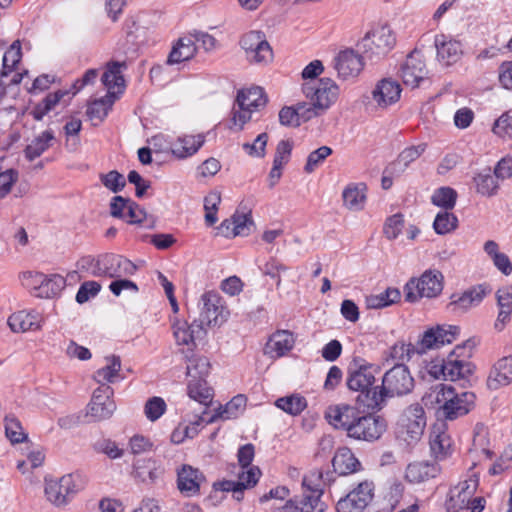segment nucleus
<instances>
[{
  "label": "nucleus",
  "mask_w": 512,
  "mask_h": 512,
  "mask_svg": "<svg viewBox=\"0 0 512 512\" xmlns=\"http://www.w3.org/2000/svg\"><path fill=\"white\" fill-rule=\"evenodd\" d=\"M8 326L15 333L27 331H37L42 328L44 323L43 316L36 311H18L8 318Z\"/></svg>",
  "instance_id": "obj_23"
},
{
  "label": "nucleus",
  "mask_w": 512,
  "mask_h": 512,
  "mask_svg": "<svg viewBox=\"0 0 512 512\" xmlns=\"http://www.w3.org/2000/svg\"><path fill=\"white\" fill-rule=\"evenodd\" d=\"M335 69L343 79L357 76L363 69L362 57L353 50H345L335 58Z\"/></svg>",
  "instance_id": "obj_26"
},
{
  "label": "nucleus",
  "mask_w": 512,
  "mask_h": 512,
  "mask_svg": "<svg viewBox=\"0 0 512 512\" xmlns=\"http://www.w3.org/2000/svg\"><path fill=\"white\" fill-rule=\"evenodd\" d=\"M98 271L96 277L120 278L123 276L133 275L137 267L129 259L112 254H102L98 256Z\"/></svg>",
  "instance_id": "obj_15"
},
{
  "label": "nucleus",
  "mask_w": 512,
  "mask_h": 512,
  "mask_svg": "<svg viewBox=\"0 0 512 512\" xmlns=\"http://www.w3.org/2000/svg\"><path fill=\"white\" fill-rule=\"evenodd\" d=\"M275 405L284 412L296 416L306 408L307 401L300 395H290L277 399Z\"/></svg>",
  "instance_id": "obj_49"
},
{
  "label": "nucleus",
  "mask_w": 512,
  "mask_h": 512,
  "mask_svg": "<svg viewBox=\"0 0 512 512\" xmlns=\"http://www.w3.org/2000/svg\"><path fill=\"white\" fill-rule=\"evenodd\" d=\"M205 143L203 134L183 135L177 138L171 147L172 154L178 159H185L193 156Z\"/></svg>",
  "instance_id": "obj_29"
},
{
  "label": "nucleus",
  "mask_w": 512,
  "mask_h": 512,
  "mask_svg": "<svg viewBox=\"0 0 512 512\" xmlns=\"http://www.w3.org/2000/svg\"><path fill=\"white\" fill-rule=\"evenodd\" d=\"M67 92L57 91L55 93L48 94L32 111V114L36 120H41L50 110H52L65 96Z\"/></svg>",
  "instance_id": "obj_56"
},
{
  "label": "nucleus",
  "mask_w": 512,
  "mask_h": 512,
  "mask_svg": "<svg viewBox=\"0 0 512 512\" xmlns=\"http://www.w3.org/2000/svg\"><path fill=\"white\" fill-rule=\"evenodd\" d=\"M295 343L294 336L287 330L274 333L265 346V354L271 358H279L289 352Z\"/></svg>",
  "instance_id": "obj_30"
},
{
  "label": "nucleus",
  "mask_w": 512,
  "mask_h": 512,
  "mask_svg": "<svg viewBox=\"0 0 512 512\" xmlns=\"http://www.w3.org/2000/svg\"><path fill=\"white\" fill-rule=\"evenodd\" d=\"M436 468L427 462L410 463L405 471V478L410 483H421L435 476Z\"/></svg>",
  "instance_id": "obj_44"
},
{
  "label": "nucleus",
  "mask_w": 512,
  "mask_h": 512,
  "mask_svg": "<svg viewBox=\"0 0 512 512\" xmlns=\"http://www.w3.org/2000/svg\"><path fill=\"white\" fill-rule=\"evenodd\" d=\"M100 178L102 184L113 193L121 191L126 185L124 176L116 170L103 174Z\"/></svg>",
  "instance_id": "obj_64"
},
{
  "label": "nucleus",
  "mask_w": 512,
  "mask_h": 512,
  "mask_svg": "<svg viewBox=\"0 0 512 512\" xmlns=\"http://www.w3.org/2000/svg\"><path fill=\"white\" fill-rule=\"evenodd\" d=\"M196 52L197 46L195 45V39H193L189 33L188 35L179 38L173 45L172 50L169 53L167 63L173 65L189 61L195 56Z\"/></svg>",
  "instance_id": "obj_33"
},
{
  "label": "nucleus",
  "mask_w": 512,
  "mask_h": 512,
  "mask_svg": "<svg viewBox=\"0 0 512 512\" xmlns=\"http://www.w3.org/2000/svg\"><path fill=\"white\" fill-rule=\"evenodd\" d=\"M512 382V356L503 357L491 369L487 378V387L497 390Z\"/></svg>",
  "instance_id": "obj_27"
},
{
  "label": "nucleus",
  "mask_w": 512,
  "mask_h": 512,
  "mask_svg": "<svg viewBox=\"0 0 512 512\" xmlns=\"http://www.w3.org/2000/svg\"><path fill=\"white\" fill-rule=\"evenodd\" d=\"M416 348L417 344L411 345L399 341L386 352L385 361L395 362V364H403V362L410 360L412 354L417 353Z\"/></svg>",
  "instance_id": "obj_46"
},
{
  "label": "nucleus",
  "mask_w": 512,
  "mask_h": 512,
  "mask_svg": "<svg viewBox=\"0 0 512 512\" xmlns=\"http://www.w3.org/2000/svg\"><path fill=\"white\" fill-rule=\"evenodd\" d=\"M236 102L242 107L257 111L259 108L266 105L267 98L262 88L252 87L250 89L239 91Z\"/></svg>",
  "instance_id": "obj_43"
},
{
  "label": "nucleus",
  "mask_w": 512,
  "mask_h": 512,
  "mask_svg": "<svg viewBox=\"0 0 512 512\" xmlns=\"http://www.w3.org/2000/svg\"><path fill=\"white\" fill-rule=\"evenodd\" d=\"M332 149L328 146H321L318 149L312 151L305 164L304 170L306 173H312L324 160L332 154Z\"/></svg>",
  "instance_id": "obj_62"
},
{
  "label": "nucleus",
  "mask_w": 512,
  "mask_h": 512,
  "mask_svg": "<svg viewBox=\"0 0 512 512\" xmlns=\"http://www.w3.org/2000/svg\"><path fill=\"white\" fill-rule=\"evenodd\" d=\"M134 476L142 482H154L163 474V469L152 459H138L134 463Z\"/></svg>",
  "instance_id": "obj_41"
},
{
  "label": "nucleus",
  "mask_w": 512,
  "mask_h": 512,
  "mask_svg": "<svg viewBox=\"0 0 512 512\" xmlns=\"http://www.w3.org/2000/svg\"><path fill=\"white\" fill-rule=\"evenodd\" d=\"M443 280L442 273L436 269L426 270L419 278H411L404 288L406 301L437 297L443 290Z\"/></svg>",
  "instance_id": "obj_7"
},
{
  "label": "nucleus",
  "mask_w": 512,
  "mask_h": 512,
  "mask_svg": "<svg viewBox=\"0 0 512 512\" xmlns=\"http://www.w3.org/2000/svg\"><path fill=\"white\" fill-rule=\"evenodd\" d=\"M460 328L455 325H437L424 332L417 342V354H423L429 349H436L450 344L458 337Z\"/></svg>",
  "instance_id": "obj_14"
},
{
  "label": "nucleus",
  "mask_w": 512,
  "mask_h": 512,
  "mask_svg": "<svg viewBox=\"0 0 512 512\" xmlns=\"http://www.w3.org/2000/svg\"><path fill=\"white\" fill-rule=\"evenodd\" d=\"M24 278L31 280L39 296L50 298L57 295L65 287L64 277L54 274L47 276L39 272L24 273Z\"/></svg>",
  "instance_id": "obj_20"
},
{
  "label": "nucleus",
  "mask_w": 512,
  "mask_h": 512,
  "mask_svg": "<svg viewBox=\"0 0 512 512\" xmlns=\"http://www.w3.org/2000/svg\"><path fill=\"white\" fill-rule=\"evenodd\" d=\"M188 395L201 405L200 411L204 409L207 411L208 406L212 403L213 392L205 380H189Z\"/></svg>",
  "instance_id": "obj_42"
},
{
  "label": "nucleus",
  "mask_w": 512,
  "mask_h": 512,
  "mask_svg": "<svg viewBox=\"0 0 512 512\" xmlns=\"http://www.w3.org/2000/svg\"><path fill=\"white\" fill-rule=\"evenodd\" d=\"M374 497V484L365 480L360 482L336 503L337 512H362L372 502Z\"/></svg>",
  "instance_id": "obj_11"
},
{
  "label": "nucleus",
  "mask_w": 512,
  "mask_h": 512,
  "mask_svg": "<svg viewBox=\"0 0 512 512\" xmlns=\"http://www.w3.org/2000/svg\"><path fill=\"white\" fill-rule=\"evenodd\" d=\"M386 429L387 422L384 417L375 414L360 415L354 426L350 427L348 437L374 442L381 438Z\"/></svg>",
  "instance_id": "obj_12"
},
{
  "label": "nucleus",
  "mask_w": 512,
  "mask_h": 512,
  "mask_svg": "<svg viewBox=\"0 0 512 512\" xmlns=\"http://www.w3.org/2000/svg\"><path fill=\"white\" fill-rule=\"evenodd\" d=\"M456 389L450 385L438 384L430 388L422 397V401L426 406L439 405L438 415L442 417L443 414L451 415L454 412L450 408L448 402H451V396Z\"/></svg>",
  "instance_id": "obj_22"
},
{
  "label": "nucleus",
  "mask_w": 512,
  "mask_h": 512,
  "mask_svg": "<svg viewBox=\"0 0 512 512\" xmlns=\"http://www.w3.org/2000/svg\"><path fill=\"white\" fill-rule=\"evenodd\" d=\"M414 388V378L407 366L404 364H395L386 371L382 377V383L377 395L374 393V401L371 405H380V409L385 404L387 398L401 397L409 394Z\"/></svg>",
  "instance_id": "obj_1"
},
{
  "label": "nucleus",
  "mask_w": 512,
  "mask_h": 512,
  "mask_svg": "<svg viewBox=\"0 0 512 512\" xmlns=\"http://www.w3.org/2000/svg\"><path fill=\"white\" fill-rule=\"evenodd\" d=\"M22 57L21 44L19 40L12 43L3 56L2 76H9Z\"/></svg>",
  "instance_id": "obj_55"
},
{
  "label": "nucleus",
  "mask_w": 512,
  "mask_h": 512,
  "mask_svg": "<svg viewBox=\"0 0 512 512\" xmlns=\"http://www.w3.org/2000/svg\"><path fill=\"white\" fill-rule=\"evenodd\" d=\"M204 482L202 472L190 465L184 464L177 471V487L187 497L197 495Z\"/></svg>",
  "instance_id": "obj_21"
},
{
  "label": "nucleus",
  "mask_w": 512,
  "mask_h": 512,
  "mask_svg": "<svg viewBox=\"0 0 512 512\" xmlns=\"http://www.w3.org/2000/svg\"><path fill=\"white\" fill-rule=\"evenodd\" d=\"M199 306L200 313L197 322L203 328L205 326L219 327L228 320L229 310L217 292H205L200 298Z\"/></svg>",
  "instance_id": "obj_8"
},
{
  "label": "nucleus",
  "mask_w": 512,
  "mask_h": 512,
  "mask_svg": "<svg viewBox=\"0 0 512 512\" xmlns=\"http://www.w3.org/2000/svg\"><path fill=\"white\" fill-rule=\"evenodd\" d=\"M240 45L250 63L267 65L273 60L272 48L261 31L245 33L240 39Z\"/></svg>",
  "instance_id": "obj_10"
},
{
  "label": "nucleus",
  "mask_w": 512,
  "mask_h": 512,
  "mask_svg": "<svg viewBox=\"0 0 512 512\" xmlns=\"http://www.w3.org/2000/svg\"><path fill=\"white\" fill-rule=\"evenodd\" d=\"M474 183L476 185L477 192L484 196H492L496 194L498 189L496 177L491 174L490 169H486L477 174L474 177Z\"/></svg>",
  "instance_id": "obj_48"
},
{
  "label": "nucleus",
  "mask_w": 512,
  "mask_h": 512,
  "mask_svg": "<svg viewBox=\"0 0 512 512\" xmlns=\"http://www.w3.org/2000/svg\"><path fill=\"white\" fill-rule=\"evenodd\" d=\"M105 361V366L98 369L94 374L95 381L100 385L114 383L119 377V372L121 370V360L119 356H107L105 357Z\"/></svg>",
  "instance_id": "obj_40"
},
{
  "label": "nucleus",
  "mask_w": 512,
  "mask_h": 512,
  "mask_svg": "<svg viewBox=\"0 0 512 512\" xmlns=\"http://www.w3.org/2000/svg\"><path fill=\"white\" fill-rule=\"evenodd\" d=\"M475 399L476 396L473 392H457L455 390L453 395L451 396V402H448L450 408L454 413L451 415L443 414L441 418L453 421L459 417L468 414L470 410L474 407Z\"/></svg>",
  "instance_id": "obj_31"
},
{
  "label": "nucleus",
  "mask_w": 512,
  "mask_h": 512,
  "mask_svg": "<svg viewBox=\"0 0 512 512\" xmlns=\"http://www.w3.org/2000/svg\"><path fill=\"white\" fill-rule=\"evenodd\" d=\"M426 427V416L419 403L409 405L397 422L396 435L408 445L417 443Z\"/></svg>",
  "instance_id": "obj_6"
},
{
  "label": "nucleus",
  "mask_w": 512,
  "mask_h": 512,
  "mask_svg": "<svg viewBox=\"0 0 512 512\" xmlns=\"http://www.w3.org/2000/svg\"><path fill=\"white\" fill-rule=\"evenodd\" d=\"M430 448L437 459H443L450 454L452 440L444 430V424H437L433 427L430 435Z\"/></svg>",
  "instance_id": "obj_35"
},
{
  "label": "nucleus",
  "mask_w": 512,
  "mask_h": 512,
  "mask_svg": "<svg viewBox=\"0 0 512 512\" xmlns=\"http://www.w3.org/2000/svg\"><path fill=\"white\" fill-rule=\"evenodd\" d=\"M166 402L161 397H151L149 398L144 406V413L146 417L154 422L158 420L166 411Z\"/></svg>",
  "instance_id": "obj_61"
},
{
  "label": "nucleus",
  "mask_w": 512,
  "mask_h": 512,
  "mask_svg": "<svg viewBox=\"0 0 512 512\" xmlns=\"http://www.w3.org/2000/svg\"><path fill=\"white\" fill-rule=\"evenodd\" d=\"M315 117V113L308 110L307 104L297 103L294 107L286 106L279 111V122L284 126L297 127L301 121H308Z\"/></svg>",
  "instance_id": "obj_34"
},
{
  "label": "nucleus",
  "mask_w": 512,
  "mask_h": 512,
  "mask_svg": "<svg viewBox=\"0 0 512 512\" xmlns=\"http://www.w3.org/2000/svg\"><path fill=\"white\" fill-rule=\"evenodd\" d=\"M246 406V397L244 395H237L233 397L225 407H220L219 411L213 415L217 418L231 419L238 416L239 412L244 410Z\"/></svg>",
  "instance_id": "obj_53"
},
{
  "label": "nucleus",
  "mask_w": 512,
  "mask_h": 512,
  "mask_svg": "<svg viewBox=\"0 0 512 512\" xmlns=\"http://www.w3.org/2000/svg\"><path fill=\"white\" fill-rule=\"evenodd\" d=\"M427 73L423 55L418 51H413L407 56L400 70L404 84L412 88L418 87Z\"/></svg>",
  "instance_id": "obj_17"
},
{
  "label": "nucleus",
  "mask_w": 512,
  "mask_h": 512,
  "mask_svg": "<svg viewBox=\"0 0 512 512\" xmlns=\"http://www.w3.org/2000/svg\"><path fill=\"white\" fill-rule=\"evenodd\" d=\"M302 91L310 101L307 108L315 113V117L324 113L338 97V86L330 78L308 81L303 84Z\"/></svg>",
  "instance_id": "obj_4"
},
{
  "label": "nucleus",
  "mask_w": 512,
  "mask_h": 512,
  "mask_svg": "<svg viewBox=\"0 0 512 512\" xmlns=\"http://www.w3.org/2000/svg\"><path fill=\"white\" fill-rule=\"evenodd\" d=\"M478 487V479L475 475L459 482L452 487L445 501V508L448 512H459L470 505V500L474 496Z\"/></svg>",
  "instance_id": "obj_16"
},
{
  "label": "nucleus",
  "mask_w": 512,
  "mask_h": 512,
  "mask_svg": "<svg viewBox=\"0 0 512 512\" xmlns=\"http://www.w3.org/2000/svg\"><path fill=\"white\" fill-rule=\"evenodd\" d=\"M85 479L79 473H69L58 479H45L44 493L55 507L66 506L85 487Z\"/></svg>",
  "instance_id": "obj_3"
},
{
  "label": "nucleus",
  "mask_w": 512,
  "mask_h": 512,
  "mask_svg": "<svg viewBox=\"0 0 512 512\" xmlns=\"http://www.w3.org/2000/svg\"><path fill=\"white\" fill-rule=\"evenodd\" d=\"M485 290L481 287H473L461 295H453L449 306L454 312H465L469 308L478 305L484 298Z\"/></svg>",
  "instance_id": "obj_37"
},
{
  "label": "nucleus",
  "mask_w": 512,
  "mask_h": 512,
  "mask_svg": "<svg viewBox=\"0 0 512 512\" xmlns=\"http://www.w3.org/2000/svg\"><path fill=\"white\" fill-rule=\"evenodd\" d=\"M470 352L465 346H457L446 359L440 363L433 364L430 373L444 380L457 381L467 379L474 371V365L467 359Z\"/></svg>",
  "instance_id": "obj_2"
},
{
  "label": "nucleus",
  "mask_w": 512,
  "mask_h": 512,
  "mask_svg": "<svg viewBox=\"0 0 512 512\" xmlns=\"http://www.w3.org/2000/svg\"><path fill=\"white\" fill-rule=\"evenodd\" d=\"M360 415L356 407L348 404L330 406L325 413L328 422L337 429L345 430L347 436H349L350 427L354 426Z\"/></svg>",
  "instance_id": "obj_19"
},
{
  "label": "nucleus",
  "mask_w": 512,
  "mask_h": 512,
  "mask_svg": "<svg viewBox=\"0 0 512 512\" xmlns=\"http://www.w3.org/2000/svg\"><path fill=\"white\" fill-rule=\"evenodd\" d=\"M332 466L339 475H349L361 469V463L352 450L346 446L339 447L332 459Z\"/></svg>",
  "instance_id": "obj_28"
},
{
  "label": "nucleus",
  "mask_w": 512,
  "mask_h": 512,
  "mask_svg": "<svg viewBox=\"0 0 512 512\" xmlns=\"http://www.w3.org/2000/svg\"><path fill=\"white\" fill-rule=\"evenodd\" d=\"M457 200V192L450 187H441L437 189L432 197L431 202L444 210L448 211L454 208Z\"/></svg>",
  "instance_id": "obj_51"
},
{
  "label": "nucleus",
  "mask_w": 512,
  "mask_h": 512,
  "mask_svg": "<svg viewBox=\"0 0 512 512\" xmlns=\"http://www.w3.org/2000/svg\"><path fill=\"white\" fill-rule=\"evenodd\" d=\"M376 369L372 365H361L356 369H350L346 380L347 387L359 392L357 402L369 409H380V405H371L374 401V393L377 395L380 386H374Z\"/></svg>",
  "instance_id": "obj_5"
},
{
  "label": "nucleus",
  "mask_w": 512,
  "mask_h": 512,
  "mask_svg": "<svg viewBox=\"0 0 512 512\" xmlns=\"http://www.w3.org/2000/svg\"><path fill=\"white\" fill-rule=\"evenodd\" d=\"M458 226L457 217L449 212L443 211L439 212L433 222V228L435 232L439 235H445L452 231H454Z\"/></svg>",
  "instance_id": "obj_50"
},
{
  "label": "nucleus",
  "mask_w": 512,
  "mask_h": 512,
  "mask_svg": "<svg viewBox=\"0 0 512 512\" xmlns=\"http://www.w3.org/2000/svg\"><path fill=\"white\" fill-rule=\"evenodd\" d=\"M216 420L215 415H211L208 417V412L204 410L199 411L193 420H190L189 425H185L181 428L184 436L186 438H194L198 434V427L203 423L210 424Z\"/></svg>",
  "instance_id": "obj_58"
},
{
  "label": "nucleus",
  "mask_w": 512,
  "mask_h": 512,
  "mask_svg": "<svg viewBox=\"0 0 512 512\" xmlns=\"http://www.w3.org/2000/svg\"><path fill=\"white\" fill-rule=\"evenodd\" d=\"M395 36L388 26H380L363 40L365 56L371 60L385 56L395 44Z\"/></svg>",
  "instance_id": "obj_13"
},
{
  "label": "nucleus",
  "mask_w": 512,
  "mask_h": 512,
  "mask_svg": "<svg viewBox=\"0 0 512 512\" xmlns=\"http://www.w3.org/2000/svg\"><path fill=\"white\" fill-rule=\"evenodd\" d=\"M172 331L175 341L178 345L192 347L195 345V339L205 334V329L195 320L188 324L185 320H175L172 324Z\"/></svg>",
  "instance_id": "obj_25"
},
{
  "label": "nucleus",
  "mask_w": 512,
  "mask_h": 512,
  "mask_svg": "<svg viewBox=\"0 0 512 512\" xmlns=\"http://www.w3.org/2000/svg\"><path fill=\"white\" fill-rule=\"evenodd\" d=\"M210 362L205 356H192L186 368L187 376L190 377V380H205V378L210 373Z\"/></svg>",
  "instance_id": "obj_47"
},
{
  "label": "nucleus",
  "mask_w": 512,
  "mask_h": 512,
  "mask_svg": "<svg viewBox=\"0 0 512 512\" xmlns=\"http://www.w3.org/2000/svg\"><path fill=\"white\" fill-rule=\"evenodd\" d=\"M5 434L11 443L23 442L27 435L24 433L20 421L14 415H7L4 419Z\"/></svg>",
  "instance_id": "obj_57"
},
{
  "label": "nucleus",
  "mask_w": 512,
  "mask_h": 512,
  "mask_svg": "<svg viewBox=\"0 0 512 512\" xmlns=\"http://www.w3.org/2000/svg\"><path fill=\"white\" fill-rule=\"evenodd\" d=\"M55 140L54 133L52 130H45L38 136L32 139V141L26 146L24 150L25 157L29 161H33L40 157L49 147L52 146V142Z\"/></svg>",
  "instance_id": "obj_39"
},
{
  "label": "nucleus",
  "mask_w": 512,
  "mask_h": 512,
  "mask_svg": "<svg viewBox=\"0 0 512 512\" xmlns=\"http://www.w3.org/2000/svg\"><path fill=\"white\" fill-rule=\"evenodd\" d=\"M221 202V194L217 191L209 193L204 199L205 221L208 226L217 222V210Z\"/></svg>",
  "instance_id": "obj_60"
},
{
  "label": "nucleus",
  "mask_w": 512,
  "mask_h": 512,
  "mask_svg": "<svg viewBox=\"0 0 512 512\" xmlns=\"http://www.w3.org/2000/svg\"><path fill=\"white\" fill-rule=\"evenodd\" d=\"M254 110L242 107L235 102L232 109L231 124L229 128L234 131H241L244 125L251 120Z\"/></svg>",
  "instance_id": "obj_59"
},
{
  "label": "nucleus",
  "mask_w": 512,
  "mask_h": 512,
  "mask_svg": "<svg viewBox=\"0 0 512 512\" xmlns=\"http://www.w3.org/2000/svg\"><path fill=\"white\" fill-rule=\"evenodd\" d=\"M115 100V92H108L105 97L96 99L88 105L86 114L94 126L99 125L105 119Z\"/></svg>",
  "instance_id": "obj_38"
},
{
  "label": "nucleus",
  "mask_w": 512,
  "mask_h": 512,
  "mask_svg": "<svg viewBox=\"0 0 512 512\" xmlns=\"http://www.w3.org/2000/svg\"><path fill=\"white\" fill-rule=\"evenodd\" d=\"M401 96V87L397 81L384 78L377 82L371 91V102L378 109H386L398 102Z\"/></svg>",
  "instance_id": "obj_18"
},
{
  "label": "nucleus",
  "mask_w": 512,
  "mask_h": 512,
  "mask_svg": "<svg viewBox=\"0 0 512 512\" xmlns=\"http://www.w3.org/2000/svg\"><path fill=\"white\" fill-rule=\"evenodd\" d=\"M125 61H112L107 63L106 71L101 77V82L108 89V92H114L113 89L118 88V92L122 93L125 87V80L122 75V69H126Z\"/></svg>",
  "instance_id": "obj_36"
},
{
  "label": "nucleus",
  "mask_w": 512,
  "mask_h": 512,
  "mask_svg": "<svg viewBox=\"0 0 512 512\" xmlns=\"http://www.w3.org/2000/svg\"><path fill=\"white\" fill-rule=\"evenodd\" d=\"M434 44L437 51V59L441 63L451 65L461 58L463 51L459 41L440 34L435 36Z\"/></svg>",
  "instance_id": "obj_24"
},
{
  "label": "nucleus",
  "mask_w": 512,
  "mask_h": 512,
  "mask_svg": "<svg viewBox=\"0 0 512 512\" xmlns=\"http://www.w3.org/2000/svg\"><path fill=\"white\" fill-rule=\"evenodd\" d=\"M231 220L234 224L233 237L249 235L251 227L254 225L250 210L247 212L236 211Z\"/></svg>",
  "instance_id": "obj_54"
},
{
  "label": "nucleus",
  "mask_w": 512,
  "mask_h": 512,
  "mask_svg": "<svg viewBox=\"0 0 512 512\" xmlns=\"http://www.w3.org/2000/svg\"><path fill=\"white\" fill-rule=\"evenodd\" d=\"M343 205L350 211H361L367 199V186L365 183H350L342 192Z\"/></svg>",
  "instance_id": "obj_32"
},
{
  "label": "nucleus",
  "mask_w": 512,
  "mask_h": 512,
  "mask_svg": "<svg viewBox=\"0 0 512 512\" xmlns=\"http://www.w3.org/2000/svg\"><path fill=\"white\" fill-rule=\"evenodd\" d=\"M318 478L315 474L305 476L302 480V496L287 501L285 508L299 512H324L326 505L321 501L322 489L314 483Z\"/></svg>",
  "instance_id": "obj_9"
},
{
  "label": "nucleus",
  "mask_w": 512,
  "mask_h": 512,
  "mask_svg": "<svg viewBox=\"0 0 512 512\" xmlns=\"http://www.w3.org/2000/svg\"><path fill=\"white\" fill-rule=\"evenodd\" d=\"M401 297L400 291L396 288H387L379 295L371 296L367 299L369 308L379 309L396 303Z\"/></svg>",
  "instance_id": "obj_52"
},
{
  "label": "nucleus",
  "mask_w": 512,
  "mask_h": 512,
  "mask_svg": "<svg viewBox=\"0 0 512 512\" xmlns=\"http://www.w3.org/2000/svg\"><path fill=\"white\" fill-rule=\"evenodd\" d=\"M488 431L482 424H477L474 429L472 447L469 452L475 455H484L487 459L492 457V451L489 449Z\"/></svg>",
  "instance_id": "obj_45"
},
{
  "label": "nucleus",
  "mask_w": 512,
  "mask_h": 512,
  "mask_svg": "<svg viewBox=\"0 0 512 512\" xmlns=\"http://www.w3.org/2000/svg\"><path fill=\"white\" fill-rule=\"evenodd\" d=\"M426 147L425 143L407 147L399 154L397 164L402 165L404 169L407 168L411 162L418 159L424 153Z\"/></svg>",
  "instance_id": "obj_63"
}]
</instances>
